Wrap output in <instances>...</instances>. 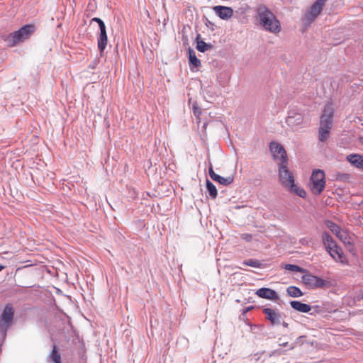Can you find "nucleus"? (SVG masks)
<instances>
[{"label":"nucleus","instance_id":"obj_1","mask_svg":"<svg viewBox=\"0 0 363 363\" xmlns=\"http://www.w3.org/2000/svg\"><path fill=\"white\" fill-rule=\"evenodd\" d=\"M257 18L260 26L264 30L269 31L274 34H277L281 31V23L268 8L264 5L257 7Z\"/></svg>","mask_w":363,"mask_h":363},{"label":"nucleus","instance_id":"obj_2","mask_svg":"<svg viewBox=\"0 0 363 363\" xmlns=\"http://www.w3.org/2000/svg\"><path fill=\"white\" fill-rule=\"evenodd\" d=\"M287 162L279 163V177L283 186L290 192L304 199L306 197V191L294 182V174L289 169Z\"/></svg>","mask_w":363,"mask_h":363},{"label":"nucleus","instance_id":"obj_3","mask_svg":"<svg viewBox=\"0 0 363 363\" xmlns=\"http://www.w3.org/2000/svg\"><path fill=\"white\" fill-rule=\"evenodd\" d=\"M322 240L324 243L326 250L335 261L339 262L342 264H348V261L344 255L342 248L337 246L336 242L328 233H323Z\"/></svg>","mask_w":363,"mask_h":363},{"label":"nucleus","instance_id":"obj_4","mask_svg":"<svg viewBox=\"0 0 363 363\" xmlns=\"http://www.w3.org/2000/svg\"><path fill=\"white\" fill-rule=\"evenodd\" d=\"M35 31V26L33 24H26L18 30L10 33L6 41L10 47H13L18 43L28 39Z\"/></svg>","mask_w":363,"mask_h":363},{"label":"nucleus","instance_id":"obj_5","mask_svg":"<svg viewBox=\"0 0 363 363\" xmlns=\"http://www.w3.org/2000/svg\"><path fill=\"white\" fill-rule=\"evenodd\" d=\"M325 172L319 169L313 170L308 183L311 193L316 196L321 194L325 189Z\"/></svg>","mask_w":363,"mask_h":363},{"label":"nucleus","instance_id":"obj_6","mask_svg":"<svg viewBox=\"0 0 363 363\" xmlns=\"http://www.w3.org/2000/svg\"><path fill=\"white\" fill-rule=\"evenodd\" d=\"M269 149L274 159L278 161L279 163L288 162L286 152L281 144L277 142H272L269 145Z\"/></svg>","mask_w":363,"mask_h":363},{"label":"nucleus","instance_id":"obj_7","mask_svg":"<svg viewBox=\"0 0 363 363\" xmlns=\"http://www.w3.org/2000/svg\"><path fill=\"white\" fill-rule=\"evenodd\" d=\"M14 315L13 306L11 304H6L0 318V330H6L12 323Z\"/></svg>","mask_w":363,"mask_h":363},{"label":"nucleus","instance_id":"obj_8","mask_svg":"<svg viewBox=\"0 0 363 363\" xmlns=\"http://www.w3.org/2000/svg\"><path fill=\"white\" fill-rule=\"evenodd\" d=\"M302 281L308 289L323 288L327 284V281L324 279L311 274L303 275Z\"/></svg>","mask_w":363,"mask_h":363},{"label":"nucleus","instance_id":"obj_9","mask_svg":"<svg viewBox=\"0 0 363 363\" xmlns=\"http://www.w3.org/2000/svg\"><path fill=\"white\" fill-rule=\"evenodd\" d=\"M326 0H316L311 6L310 10L305 14L304 20L310 23L320 13Z\"/></svg>","mask_w":363,"mask_h":363},{"label":"nucleus","instance_id":"obj_10","mask_svg":"<svg viewBox=\"0 0 363 363\" xmlns=\"http://www.w3.org/2000/svg\"><path fill=\"white\" fill-rule=\"evenodd\" d=\"M333 113H334V108H333V104L328 103L325 106L323 113L320 117V123H322V124H324V123L332 124Z\"/></svg>","mask_w":363,"mask_h":363},{"label":"nucleus","instance_id":"obj_11","mask_svg":"<svg viewBox=\"0 0 363 363\" xmlns=\"http://www.w3.org/2000/svg\"><path fill=\"white\" fill-rule=\"evenodd\" d=\"M263 313L272 325H278L280 323L281 315L279 311L272 308H265L263 309Z\"/></svg>","mask_w":363,"mask_h":363},{"label":"nucleus","instance_id":"obj_12","mask_svg":"<svg viewBox=\"0 0 363 363\" xmlns=\"http://www.w3.org/2000/svg\"><path fill=\"white\" fill-rule=\"evenodd\" d=\"M208 172L211 178L213 181L218 182L219 184H223L224 186H228L231 183H233L234 179L233 177L231 176H229L228 177H223L217 174L216 173L214 172L212 167H209Z\"/></svg>","mask_w":363,"mask_h":363},{"label":"nucleus","instance_id":"obj_13","mask_svg":"<svg viewBox=\"0 0 363 363\" xmlns=\"http://www.w3.org/2000/svg\"><path fill=\"white\" fill-rule=\"evenodd\" d=\"M213 11L222 19L227 20L230 18L233 15V11L230 7L223 6H216Z\"/></svg>","mask_w":363,"mask_h":363},{"label":"nucleus","instance_id":"obj_14","mask_svg":"<svg viewBox=\"0 0 363 363\" xmlns=\"http://www.w3.org/2000/svg\"><path fill=\"white\" fill-rule=\"evenodd\" d=\"M255 294L260 298L269 300L278 299L276 291L269 288H261L255 292Z\"/></svg>","mask_w":363,"mask_h":363},{"label":"nucleus","instance_id":"obj_15","mask_svg":"<svg viewBox=\"0 0 363 363\" xmlns=\"http://www.w3.org/2000/svg\"><path fill=\"white\" fill-rule=\"evenodd\" d=\"M332 127V124L320 123V128L318 131L319 140L322 142L325 141L330 134V130Z\"/></svg>","mask_w":363,"mask_h":363},{"label":"nucleus","instance_id":"obj_16","mask_svg":"<svg viewBox=\"0 0 363 363\" xmlns=\"http://www.w3.org/2000/svg\"><path fill=\"white\" fill-rule=\"evenodd\" d=\"M347 160L356 168L363 169V155H350L347 157Z\"/></svg>","mask_w":363,"mask_h":363},{"label":"nucleus","instance_id":"obj_17","mask_svg":"<svg viewBox=\"0 0 363 363\" xmlns=\"http://www.w3.org/2000/svg\"><path fill=\"white\" fill-rule=\"evenodd\" d=\"M336 236L345 245L348 247L353 246V240L347 231L342 229Z\"/></svg>","mask_w":363,"mask_h":363},{"label":"nucleus","instance_id":"obj_18","mask_svg":"<svg viewBox=\"0 0 363 363\" xmlns=\"http://www.w3.org/2000/svg\"><path fill=\"white\" fill-rule=\"evenodd\" d=\"M290 305L294 310L302 313H308L311 310L310 305L298 301H292L290 302Z\"/></svg>","mask_w":363,"mask_h":363},{"label":"nucleus","instance_id":"obj_19","mask_svg":"<svg viewBox=\"0 0 363 363\" xmlns=\"http://www.w3.org/2000/svg\"><path fill=\"white\" fill-rule=\"evenodd\" d=\"M303 122V117L300 113H294L293 116H289L286 118L288 125L295 126L296 125L301 124Z\"/></svg>","mask_w":363,"mask_h":363},{"label":"nucleus","instance_id":"obj_20","mask_svg":"<svg viewBox=\"0 0 363 363\" xmlns=\"http://www.w3.org/2000/svg\"><path fill=\"white\" fill-rule=\"evenodd\" d=\"M108 38L107 35H99L98 37V48L101 53H102L107 45Z\"/></svg>","mask_w":363,"mask_h":363},{"label":"nucleus","instance_id":"obj_21","mask_svg":"<svg viewBox=\"0 0 363 363\" xmlns=\"http://www.w3.org/2000/svg\"><path fill=\"white\" fill-rule=\"evenodd\" d=\"M325 225L335 235H337L339 233V232L342 230V228L339 225H337L336 223L330 220H326Z\"/></svg>","mask_w":363,"mask_h":363},{"label":"nucleus","instance_id":"obj_22","mask_svg":"<svg viewBox=\"0 0 363 363\" xmlns=\"http://www.w3.org/2000/svg\"><path fill=\"white\" fill-rule=\"evenodd\" d=\"M287 293L291 297H300L303 295L301 289L294 286L287 288Z\"/></svg>","mask_w":363,"mask_h":363},{"label":"nucleus","instance_id":"obj_23","mask_svg":"<svg viewBox=\"0 0 363 363\" xmlns=\"http://www.w3.org/2000/svg\"><path fill=\"white\" fill-rule=\"evenodd\" d=\"M50 357V359L53 362V363H62L61 362V356H60V354L57 351V347L56 345H54Z\"/></svg>","mask_w":363,"mask_h":363},{"label":"nucleus","instance_id":"obj_24","mask_svg":"<svg viewBox=\"0 0 363 363\" xmlns=\"http://www.w3.org/2000/svg\"><path fill=\"white\" fill-rule=\"evenodd\" d=\"M189 62L194 67H198L201 65V61L196 57L194 50L189 49Z\"/></svg>","mask_w":363,"mask_h":363},{"label":"nucleus","instance_id":"obj_25","mask_svg":"<svg viewBox=\"0 0 363 363\" xmlns=\"http://www.w3.org/2000/svg\"><path fill=\"white\" fill-rule=\"evenodd\" d=\"M206 188L209 192V195L213 199H215L218 195V191H217V189H216V187L215 186V185L212 182H211L209 180H207Z\"/></svg>","mask_w":363,"mask_h":363},{"label":"nucleus","instance_id":"obj_26","mask_svg":"<svg viewBox=\"0 0 363 363\" xmlns=\"http://www.w3.org/2000/svg\"><path fill=\"white\" fill-rule=\"evenodd\" d=\"M242 264L246 266H250L255 268H260L262 267V263L259 260L256 259H250L247 260H245Z\"/></svg>","mask_w":363,"mask_h":363},{"label":"nucleus","instance_id":"obj_27","mask_svg":"<svg viewBox=\"0 0 363 363\" xmlns=\"http://www.w3.org/2000/svg\"><path fill=\"white\" fill-rule=\"evenodd\" d=\"M199 36H198L196 38L197 39L196 48L198 50H199L200 52H205L208 48H211L210 45L206 44L203 40H199Z\"/></svg>","mask_w":363,"mask_h":363},{"label":"nucleus","instance_id":"obj_28","mask_svg":"<svg viewBox=\"0 0 363 363\" xmlns=\"http://www.w3.org/2000/svg\"><path fill=\"white\" fill-rule=\"evenodd\" d=\"M284 269L286 270H289L291 272H303V269H302L301 267H300L297 265L291 264H285Z\"/></svg>","mask_w":363,"mask_h":363},{"label":"nucleus","instance_id":"obj_29","mask_svg":"<svg viewBox=\"0 0 363 363\" xmlns=\"http://www.w3.org/2000/svg\"><path fill=\"white\" fill-rule=\"evenodd\" d=\"M279 345L283 347H288L289 350H293L296 347L295 343L289 344L287 341H281V339H279Z\"/></svg>","mask_w":363,"mask_h":363},{"label":"nucleus","instance_id":"obj_30","mask_svg":"<svg viewBox=\"0 0 363 363\" xmlns=\"http://www.w3.org/2000/svg\"><path fill=\"white\" fill-rule=\"evenodd\" d=\"M240 238L246 242H250L252 239V235L250 233H242L241 234Z\"/></svg>","mask_w":363,"mask_h":363},{"label":"nucleus","instance_id":"obj_31","mask_svg":"<svg viewBox=\"0 0 363 363\" xmlns=\"http://www.w3.org/2000/svg\"><path fill=\"white\" fill-rule=\"evenodd\" d=\"M99 29H100V34H99V35H107L105 24L101 25L99 26Z\"/></svg>","mask_w":363,"mask_h":363},{"label":"nucleus","instance_id":"obj_32","mask_svg":"<svg viewBox=\"0 0 363 363\" xmlns=\"http://www.w3.org/2000/svg\"><path fill=\"white\" fill-rule=\"evenodd\" d=\"M91 21L96 22L99 24V26H100L102 24H105L104 21L99 18H93Z\"/></svg>","mask_w":363,"mask_h":363},{"label":"nucleus","instance_id":"obj_33","mask_svg":"<svg viewBox=\"0 0 363 363\" xmlns=\"http://www.w3.org/2000/svg\"><path fill=\"white\" fill-rule=\"evenodd\" d=\"M91 21L96 22L99 24V26H100L102 24H105L104 21L99 18H93Z\"/></svg>","mask_w":363,"mask_h":363},{"label":"nucleus","instance_id":"obj_34","mask_svg":"<svg viewBox=\"0 0 363 363\" xmlns=\"http://www.w3.org/2000/svg\"><path fill=\"white\" fill-rule=\"evenodd\" d=\"M303 337H306V336H304V335H301V336H300V337H298L297 338V340H301V339H302V338H303Z\"/></svg>","mask_w":363,"mask_h":363},{"label":"nucleus","instance_id":"obj_35","mask_svg":"<svg viewBox=\"0 0 363 363\" xmlns=\"http://www.w3.org/2000/svg\"><path fill=\"white\" fill-rule=\"evenodd\" d=\"M4 268H5V267H4V265H1V264H0V272H1V270H3Z\"/></svg>","mask_w":363,"mask_h":363},{"label":"nucleus","instance_id":"obj_36","mask_svg":"<svg viewBox=\"0 0 363 363\" xmlns=\"http://www.w3.org/2000/svg\"><path fill=\"white\" fill-rule=\"evenodd\" d=\"M283 325H284V327H287L288 326L287 323H284Z\"/></svg>","mask_w":363,"mask_h":363}]
</instances>
